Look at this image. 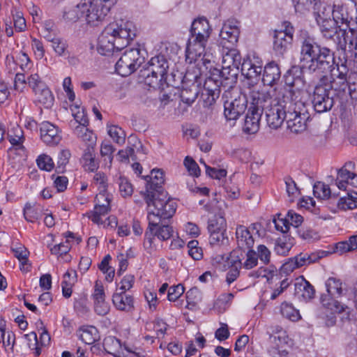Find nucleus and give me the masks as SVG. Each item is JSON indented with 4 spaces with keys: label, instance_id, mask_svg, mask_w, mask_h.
I'll return each instance as SVG.
<instances>
[{
    "label": "nucleus",
    "instance_id": "de8ad7c7",
    "mask_svg": "<svg viewBox=\"0 0 357 357\" xmlns=\"http://www.w3.org/2000/svg\"><path fill=\"white\" fill-rule=\"evenodd\" d=\"M104 349L109 354H114L119 352L121 347V342L114 336L106 337L103 340Z\"/></svg>",
    "mask_w": 357,
    "mask_h": 357
},
{
    "label": "nucleus",
    "instance_id": "69168bd1",
    "mask_svg": "<svg viewBox=\"0 0 357 357\" xmlns=\"http://www.w3.org/2000/svg\"><path fill=\"white\" fill-rule=\"evenodd\" d=\"M292 288L294 290H314L312 285L303 276L298 277L292 281Z\"/></svg>",
    "mask_w": 357,
    "mask_h": 357
},
{
    "label": "nucleus",
    "instance_id": "8fccbe9b",
    "mask_svg": "<svg viewBox=\"0 0 357 357\" xmlns=\"http://www.w3.org/2000/svg\"><path fill=\"white\" fill-rule=\"evenodd\" d=\"M208 232L226 231V222L222 216H215L211 218L208 222Z\"/></svg>",
    "mask_w": 357,
    "mask_h": 357
},
{
    "label": "nucleus",
    "instance_id": "ddd939ff",
    "mask_svg": "<svg viewBox=\"0 0 357 357\" xmlns=\"http://www.w3.org/2000/svg\"><path fill=\"white\" fill-rule=\"evenodd\" d=\"M326 76H322L319 83L315 86L312 103L317 113H324L330 111L334 105L333 91L325 86Z\"/></svg>",
    "mask_w": 357,
    "mask_h": 357
},
{
    "label": "nucleus",
    "instance_id": "dca6fc26",
    "mask_svg": "<svg viewBox=\"0 0 357 357\" xmlns=\"http://www.w3.org/2000/svg\"><path fill=\"white\" fill-rule=\"evenodd\" d=\"M335 53L328 47H321L307 69L312 73H324L329 70L335 64L336 60Z\"/></svg>",
    "mask_w": 357,
    "mask_h": 357
},
{
    "label": "nucleus",
    "instance_id": "1a4fd4ad",
    "mask_svg": "<svg viewBox=\"0 0 357 357\" xmlns=\"http://www.w3.org/2000/svg\"><path fill=\"white\" fill-rule=\"evenodd\" d=\"M241 56L237 50L223 52L222 69L214 68L213 75H217L222 83L231 87L237 82Z\"/></svg>",
    "mask_w": 357,
    "mask_h": 357
},
{
    "label": "nucleus",
    "instance_id": "680f3d73",
    "mask_svg": "<svg viewBox=\"0 0 357 357\" xmlns=\"http://www.w3.org/2000/svg\"><path fill=\"white\" fill-rule=\"evenodd\" d=\"M70 152L69 150H61L58 155V160L56 162V169L59 172H63L66 165L68 163L70 158Z\"/></svg>",
    "mask_w": 357,
    "mask_h": 357
},
{
    "label": "nucleus",
    "instance_id": "0eeeda50",
    "mask_svg": "<svg viewBox=\"0 0 357 357\" xmlns=\"http://www.w3.org/2000/svg\"><path fill=\"white\" fill-rule=\"evenodd\" d=\"M169 63L164 55L152 57L139 71V79L152 88L160 87L166 82Z\"/></svg>",
    "mask_w": 357,
    "mask_h": 357
},
{
    "label": "nucleus",
    "instance_id": "f03ea898",
    "mask_svg": "<svg viewBox=\"0 0 357 357\" xmlns=\"http://www.w3.org/2000/svg\"><path fill=\"white\" fill-rule=\"evenodd\" d=\"M135 37V29L132 22L110 23L98 37L97 51L104 56L112 55L114 50L120 51L127 47Z\"/></svg>",
    "mask_w": 357,
    "mask_h": 357
},
{
    "label": "nucleus",
    "instance_id": "aec40b11",
    "mask_svg": "<svg viewBox=\"0 0 357 357\" xmlns=\"http://www.w3.org/2000/svg\"><path fill=\"white\" fill-rule=\"evenodd\" d=\"M354 166V163L349 161L338 171L335 183L340 190H348L349 185L357 188V175L351 172Z\"/></svg>",
    "mask_w": 357,
    "mask_h": 357
},
{
    "label": "nucleus",
    "instance_id": "a878e982",
    "mask_svg": "<svg viewBox=\"0 0 357 357\" xmlns=\"http://www.w3.org/2000/svg\"><path fill=\"white\" fill-rule=\"evenodd\" d=\"M280 77L281 71L275 62L271 61L264 66L261 79L264 85L271 86L276 84Z\"/></svg>",
    "mask_w": 357,
    "mask_h": 357
},
{
    "label": "nucleus",
    "instance_id": "09e8293b",
    "mask_svg": "<svg viewBox=\"0 0 357 357\" xmlns=\"http://www.w3.org/2000/svg\"><path fill=\"white\" fill-rule=\"evenodd\" d=\"M294 257L296 261V265H297L298 268L303 266L315 262L318 259L321 258V256H317L314 253L308 255L307 253L301 252Z\"/></svg>",
    "mask_w": 357,
    "mask_h": 357
},
{
    "label": "nucleus",
    "instance_id": "58836bf2",
    "mask_svg": "<svg viewBox=\"0 0 357 357\" xmlns=\"http://www.w3.org/2000/svg\"><path fill=\"white\" fill-rule=\"evenodd\" d=\"M38 100L45 107H51L54 100V96L49 88L45 84L41 85L40 88L34 91Z\"/></svg>",
    "mask_w": 357,
    "mask_h": 357
},
{
    "label": "nucleus",
    "instance_id": "a211bd4d",
    "mask_svg": "<svg viewBox=\"0 0 357 357\" xmlns=\"http://www.w3.org/2000/svg\"><path fill=\"white\" fill-rule=\"evenodd\" d=\"M321 46L310 36L304 38L301 42L300 63L302 68L310 66Z\"/></svg>",
    "mask_w": 357,
    "mask_h": 357
},
{
    "label": "nucleus",
    "instance_id": "7c9ffc66",
    "mask_svg": "<svg viewBox=\"0 0 357 357\" xmlns=\"http://www.w3.org/2000/svg\"><path fill=\"white\" fill-rule=\"evenodd\" d=\"M73 133L85 144L86 148L92 149L96 146V136L92 130L88 128V126H75Z\"/></svg>",
    "mask_w": 357,
    "mask_h": 357
},
{
    "label": "nucleus",
    "instance_id": "39448f33",
    "mask_svg": "<svg viewBox=\"0 0 357 357\" xmlns=\"http://www.w3.org/2000/svg\"><path fill=\"white\" fill-rule=\"evenodd\" d=\"M320 26V31L324 38L333 41L337 48L345 49L348 45V50L357 59V32L351 29L349 31L346 29L337 28L334 21L331 18L326 19L324 16L316 18Z\"/></svg>",
    "mask_w": 357,
    "mask_h": 357
},
{
    "label": "nucleus",
    "instance_id": "bf43d9fd",
    "mask_svg": "<svg viewBox=\"0 0 357 357\" xmlns=\"http://www.w3.org/2000/svg\"><path fill=\"white\" fill-rule=\"evenodd\" d=\"M246 259L242 262V267L246 270L255 267L258 263V257L257 252L252 248L247 249Z\"/></svg>",
    "mask_w": 357,
    "mask_h": 357
},
{
    "label": "nucleus",
    "instance_id": "6e6552de",
    "mask_svg": "<svg viewBox=\"0 0 357 357\" xmlns=\"http://www.w3.org/2000/svg\"><path fill=\"white\" fill-rule=\"evenodd\" d=\"M165 195L144 194V199L147 204V219L169 220L174 215L177 204L172 199H167Z\"/></svg>",
    "mask_w": 357,
    "mask_h": 357
},
{
    "label": "nucleus",
    "instance_id": "412c9836",
    "mask_svg": "<svg viewBox=\"0 0 357 357\" xmlns=\"http://www.w3.org/2000/svg\"><path fill=\"white\" fill-rule=\"evenodd\" d=\"M356 75L355 72H351L349 75V79H329L326 76L324 80L325 86L332 91H334L336 95L340 97L342 102L347 100V89L350 82H353L354 77Z\"/></svg>",
    "mask_w": 357,
    "mask_h": 357
},
{
    "label": "nucleus",
    "instance_id": "13d9d810",
    "mask_svg": "<svg viewBox=\"0 0 357 357\" xmlns=\"http://www.w3.org/2000/svg\"><path fill=\"white\" fill-rule=\"evenodd\" d=\"M225 232L226 231L210 232V244L213 246L227 244L229 240L227 236H225Z\"/></svg>",
    "mask_w": 357,
    "mask_h": 357
},
{
    "label": "nucleus",
    "instance_id": "e2e57ef3",
    "mask_svg": "<svg viewBox=\"0 0 357 357\" xmlns=\"http://www.w3.org/2000/svg\"><path fill=\"white\" fill-rule=\"evenodd\" d=\"M184 165L191 176L198 177L200 175V169L197 163L192 158L189 156L185 157Z\"/></svg>",
    "mask_w": 357,
    "mask_h": 357
},
{
    "label": "nucleus",
    "instance_id": "e433bc0d",
    "mask_svg": "<svg viewBox=\"0 0 357 357\" xmlns=\"http://www.w3.org/2000/svg\"><path fill=\"white\" fill-rule=\"evenodd\" d=\"M95 312L100 316L106 315L109 311V305L105 302V291H98L93 294Z\"/></svg>",
    "mask_w": 357,
    "mask_h": 357
},
{
    "label": "nucleus",
    "instance_id": "4be33fe9",
    "mask_svg": "<svg viewBox=\"0 0 357 357\" xmlns=\"http://www.w3.org/2000/svg\"><path fill=\"white\" fill-rule=\"evenodd\" d=\"M241 71L242 75L248 79L247 84L251 89L258 83L261 74L262 68L256 65L250 59H244L241 63Z\"/></svg>",
    "mask_w": 357,
    "mask_h": 357
},
{
    "label": "nucleus",
    "instance_id": "37998d69",
    "mask_svg": "<svg viewBox=\"0 0 357 357\" xmlns=\"http://www.w3.org/2000/svg\"><path fill=\"white\" fill-rule=\"evenodd\" d=\"M347 191V197H341L337 202L338 208L344 211L357 208V192Z\"/></svg>",
    "mask_w": 357,
    "mask_h": 357
},
{
    "label": "nucleus",
    "instance_id": "6ab92c4d",
    "mask_svg": "<svg viewBox=\"0 0 357 357\" xmlns=\"http://www.w3.org/2000/svg\"><path fill=\"white\" fill-rule=\"evenodd\" d=\"M110 195L98 194L96 197L97 202L94 209L88 212L86 215L94 223L100 225L102 223V218L110 211Z\"/></svg>",
    "mask_w": 357,
    "mask_h": 357
},
{
    "label": "nucleus",
    "instance_id": "7ed1b4c3",
    "mask_svg": "<svg viewBox=\"0 0 357 357\" xmlns=\"http://www.w3.org/2000/svg\"><path fill=\"white\" fill-rule=\"evenodd\" d=\"M288 96L273 98L271 93L264 90L254 91V101L263 108L267 125L272 129L279 128L287 119Z\"/></svg>",
    "mask_w": 357,
    "mask_h": 357
},
{
    "label": "nucleus",
    "instance_id": "ea45409f",
    "mask_svg": "<svg viewBox=\"0 0 357 357\" xmlns=\"http://www.w3.org/2000/svg\"><path fill=\"white\" fill-rule=\"evenodd\" d=\"M24 217L26 221L35 222L42 216V209L39 205L26 203L23 209Z\"/></svg>",
    "mask_w": 357,
    "mask_h": 357
},
{
    "label": "nucleus",
    "instance_id": "603ef678",
    "mask_svg": "<svg viewBox=\"0 0 357 357\" xmlns=\"http://www.w3.org/2000/svg\"><path fill=\"white\" fill-rule=\"evenodd\" d=\"M106 175L103 172H97L93 179V184L99 190L98 194L109 195L107 192V182Z\"/></svg>",
    "mask_w": 357,
    "mask_h": 357
},
{
    "label": "nucleus",
    "instance_id": "3c124183",
    "mask_svg": "<svg viewBox=\"0 0 357 357\" xmlns=\"http://www.w3.org/2000/svg\"><path fill=\"white\" fill-rule=\"evenodd\" d=\"M77 273L74 270L67 271L63 276L61 282V290H72V288L77 282Z\"/></svg>",
    "mask_w": 357,
    "mask_h": 357
},
{
    "label": "nucleus",
    "instance_id": "f704fd0d",
    "mask_svg": "<svg viewBox=\"0 0 357 357\" xmlns=\"http://www.w3.org/2000/svg\"><path fill=\"white\" fill-rule=\"evenodd\" d=\"M295 12L304 15L311 9H317L319 0H291Z\"/></svg>",
    "mask_w": 357,
    "mask_h": 357
},
{
    "label": "nucleus",
    "instance_id": "423d86ee",
    "mask_svg": "<svg viewBox=\"0 0 357 357\" xmlns=\"http://www.w3.org/2000/svg\"><path fill=\"white\" fill-rule=\"evenodd\" d=\"M211 32L212 29L206 17H199L192 22L185 51L187 61L190 63L196 62L204 55Z\"/></svg>",
    "mask_w": 357,
    "mask_h": 357
},
{
    "label": "nucleus",
    "instance_id": "a19ab883",
    "mask_svg": "<svg viewBox=\"0 0 357 357\" xmlns=\"http://www.w3.org/2000/svg\"><path fill=\"white\" fill-rule=\"evenodd\" d=\"M331 71V79H349V68L347 66V60L344 61H341V63L336 61L335 64L330 70Z\"/></svg>",
    "mask_w": 357,
    "mask_h": 357
},
{
    "label": "nucleus",
    "instance_id": "20e7f679",
    "mask_svg": "<svg viewBox=\"0 0 357 357\" xmlns=\"http://www.w3.org/2000/svg\"><path fill=\"white\" fill-rule=\"evenodd\" d=\"M113 3V0H80L75 7L65 11L63 18L68 22H76L84 17L88 24L98 26Z\"/></svg>",
    "mask_w": 357,
    "mask_h": 357
},
{
    "label": "nucleus",
    "instance_id": "4c0bfd02",
    "mask_svg": "<svg viewBox=\"0 0 357 357\" xmlns=\"http://www.w3.org/2000/svg\"><path fill=\"white\" fill-rule=\"evenodd\" d=\"M228 264L229 266L227 273L226 281L228 284H231L239 276L243 264L241 259L237 257L236 259H229Z\"/></svg>",
    "mask_w": 357,
    "mask_h": 357
},
{
    "label": "nucleus",
    "instance_id": "72a5a7b5",
    "mask_svg": "<svg viewBox=\"0 0 357 357\" xmlns=\"http://www.w3.org/2000/svg\"><path fill=\"white\" fill-rule=\"evenodd\" d=\"M79 332L80 340L86 344H92L100 338L98 329L93 326H83Z\"/></svg>",
    "mask_w": 357,
    "mask_h": 357
},
{
    "label": "nucleus",
    "instance_id": "f8f14e48",
    "mask_svg": "<svg viewBox=\"0 0 357 357\" xmlns=\"http://www.w3.org/2000/svg\"><path fill=\"white\" fill-rule=\"evenodd\" d=\"M144 55L139 48L127 49L116 63V71L123 77L130 75L144 62Z\"/></svg>",
    "mask_w": 357,
    "mask_h": 357
},
{
    "label": "nucleus",
    "instance_id": "a18cd8bd",
    "mask_svg": "<svg viewBox=\"0 0 357 357\" xmlns=\"http://www.w3.org/2000/svg\"><path fill=\"white\" fill-rule=\"evenodd\" d=\"M303 221V217L292 210L289 211L285 218H281V220H280V222H282V225H284L286 230L289 229V225H292L297 228L301 225Z\"/></svg>",
    "mask_w": 357,
    "mask_h": 357
},
{
    "label": "nucleus",
    "instance_id": "0e129e2a",
    "mask_svg": "<svg viewBox=\"0 0 357 357\" xmlns=\"http://www.w3.org/2000/svg\"><path fill=\"white\" fill-rule=\"evenodd\" d=\"M119 191L124 197L131 196L133 192L131 183L124 177L119 179Z\"/></svg>",
    "mask_w": 357,
    "mask_h": 357
},
{
    "label": "nucleus",
    "instance_id": "79ce46f5",
    "mask_svg": "<svg viewBox=\"0 0 357 357\" xmlns=\"http://www.w3.org/2000/svg\"><path fill=\"white\" fill-rule=\"evenodd\" d=\"M14 256L20 261L21 264V269L23 271H29L30 265L28 264V256L29 252L22 245H19L15 248H12Z\"/></svg>",
    "mask_w": 357,
    "mask_h": 357
},
{
    "label": "nucleus",
    "instance_id": "bb28decb",
    "mask_svg": "<svg viewBox=\"0 0 357 357\" xmlns=\"http://www.w3.org/2000/svg\"><path fill=\"white\" fill-rule=\"evenodd\" d=\"M236 238L238 248L241 250L252 248L255 240L250 229L243 225H238L236 229Z\"/></svg>",
    "mask_w": 357,
    "mask_h": 357
},
{
    "label": "nucleus",
    "instance_id": "49530a36",
    "mask_svg": "<svg viewBox=\"0 0 357 357\" xmlns=\"http://www.w3.org/2000/svg\"><path fill=\"white\" fill-rule=\"evenodd\" d=\"M280 311L284 317L292 321H296L301 319L298 310L295 309L291 304L288 303L284 302L282 303Z\"/></svg>",
    "mask_w": 357,
    "mask_h": 357
},
{
    "label": "nucleus",
    "instance_id": "9b49d317",
    "mask_svg": "<svg viewBox=\"0 0 357 357\" xmlns=\"http://www.w3.org/2000/svg\"><path fill=\"white\" fill-rule=\"evenodd\" d=\"M224 101V115L227 121H235L243 114L248 107V98L245 93H239L234 97L226 91L222 97Z\"/></svg>",
    "mask_w": 357,
    "mask_h": 357
},
{
    "label": "nucleus",
    "instance_id": "c9c22d12",
    "mask_svg": "<svg viewBox=\"0 0 357 357\" xmlns=\"http://www.w3.org/2000/svg\"><path fill=\"white\" fill-rule=\"evenodd\" d=\"M294 243V238L287 234H284L277 240L275 250L280 255H286Z\"/></svg>",
    "mask_w": 357,
    "mask_h": 357
},
{
    "label": "nucleus",
    "instance_id": "4468645a",
    "mask_svg": "<svg viewBox=\"0 0 357 357\" xmlns=\"http://www.w3.org/2000/svg\"><path fill=\"white\" fill-rule=\"evenodd\" d=\"M271 330L272 333L269 336L268 347L269 355L271 357H287L288 335L286 331L280 326H273Z\"/></svg>",
    "mask_w": 357,
    "mask_h": 357
},
{
    "label": "nucleus",
    "instance_id": "b1692460",
    "mask_svg": "<svg viewBox=\"0 0 357 357\" xmlns=\"http://www.w3.org/2000/svg\"><path fill=\"white\" fill-rule=\"evenodd\" d=\"M165 182L164 173L161 169H153L151 172V181L146 183V192L144 194L165 195L162 187Z\"/></svg>",
    "mask_w": 357,
    "mask_h": 357
},
{
    "label": "nucleus",
    "instance_id": "c756f323",
    "mask_svg": "<svg viewBox=\"0 0 357 357\" xmlns=\"http://www.w3.org/2000/svg\"><path fill=\"white\" fill-rule=\"evenodd\" d=\"M320 301L325 308L330 310L333 312L341 314L347 308V305L341 304L333 298L331 291H326L321 294Z\"/></svg>",
    "mask_w": 357,
    "mask_h": 357
},
{
    "label": "nucleus",
    "instance_id": "c03bdc74",
    "mask_svg": "<svg viewBox=\"0 0 357 357\" xmlns=\"http://www.w3.org/2000/svg\"><path fill=\"white\" fill-rule=\"evenodd\" d=\"M314 195L320 199H328L331 197H335V194H331V190L328 185L322 182H317L313 186Z\"/></svg>",
    "mask_w": 357,
    "mask_h": 357
},
{
    "label": "nucleus",
    "instance_id": "2f4dec72",
    "mask_svg": "<svg viewBox=\"0 0 357 357\" xmlns=\"http://www.w3.org/2000/svg\"><path fill=\"white\" fill-rule=\"evenodd\" d=\"M112 302L119 310L130 311L134 307L133 298L132 296L127 294L126 291L114 294Z\"/></svg>",
    "mask_w": 357,
    "mask_h": 357
},
{
    "label": "nucleus",
    "instance_id": "4d7b16f0",
    "mask_svg": "<svg viewBox=\"0 0 357 357\" xmlns=\"http://www.w3.org/2000/svg\"><path fill=\"white\" fill-rule=\"evenodd\" d=\"M198 94V90L195 87L193 89H184L181 91V98L184 103L191 105L197 99Z\"/></svg>",
    "mask_w": 357,
    "mask_h": 357
},
{
    "label": "nucleus",
    "instance_id": "f257e3e1",
    "mask_svg": "<svg viewBox=\"0 0 357 357\" xmlns=\"http://www.w3.org/2000/svg\"><path fill=\"white\" fill-rule=\"evenodd\" d=\"M285 84L289 86L287 128L291 132L299 133L307 127V121L310 119L307 105L303 100L305 82L301 70H291L285 75Z\"/></svg>",
    "mask_w": 357,
    "mask_h": 357
},
{
    "label": "nucleus",
    "instance_id": "f3484780",
    "mask_svg": "<svg viewBox=\"0 0 357 357\" xmlns=\"http://www.w3.org/2000/svg\"><path fill=\"white\" fill-rule=\"evenodd\" d=\"M254 91L253 89L250 92L251 98V106L248 109V114L245 116L243 130L248 134H255L259 130L260 120L263 114V108L259 105L255 104L254 101Z\"/></svg>",
    "mask_w": 357,
    "mask_h": 357
},
{
    "label": "nucleus",
    "instance_id": "9d476101",
    "mask_svg": "<svg viewBox=\"0 0 357 357\" xmlns=\"http://www.w3.org/2000/svg\"><path fill=\"white\" fill-rule=\"evenodd\" d=\"M149 225L144 233V246L146 249H151L154 244V240L157 238L161 241L171 238L174 234L173 227L167 222V220L148 219Z\"/></svg>",
    "mask_w": 357,
    "mask_h": 357
},
{
    "label": "nucleus",
    "instance_id": "c85d7f7f",
    "mask_svg": "<svg viewBox=\"0 0 357 357\" xmlns=\"http://www.w3.org/2000/svg\"><path fill=\"white\" fill-rule=\"evenodd\" d=\"M333 21L336 24H345L349 27L352 17L348 10V8L343 4H334L332 10Z\"/></svg>",
    "mask_w": 357,
    "mask_h": 357
},
{
    "label": "nucleus",
    "instance_id": "393cba45",
    "mask_svg": "<svg viewBox=\"0 0 357 357\" xmlns=\"http://www.w3.org/2000/svg\"><path fill=\"white\" fill-rule=\"evenodd\" d=\"M222 84V81H221L217 75H213L212 70L211 76L206 79L204 84V88L206 91L208 98H211L209 100L210 104L215 102V100L219 98L221 91L220 86Z\"/></svg>",
    "mask_w": 357,
    "mask_h": 357
},
{
    "label": "nucleus",
    "instance_id": "5fc2aeb1",
    "mask_svg": "<svg viewBox=\"0 0 357 357\" xmlns=\"http://www.w3.org/2000/svg\"><path fill=\"white\" fill-rule=\"evenodd\" d=\"M78 111L76 113H73L74 120L70 121V126L74 129L75 126H89V119L84 113L83 109H79L77 107Z\"/></svg>",
    "mask_w": 357,
    "mask_h": 357
},
{
    "label": "nucleus",
    "instance_id": "2eb2a0df",
    "mask_svg": "<svg viewBox=\"0 0 357 357\" xmlns=\"http://www.w3.org/2000/svg\"><path fill=\"white\" fill-rule=\"evenodd\" d=\"M240 34V22L235 19H229L224 22L220 33V45L229 52L236 50Z\"/></svg>",
    "mask_w": 357,
    "mask_h": 357
},
{
    "label": "nucleus",
    "instance_id": "338daca9",
    "mask_svg": "<svg viewBox=\"0 0 357 357\" xmlns=\"http://www.w3.org/2000/svg\"><path fill=\"white\" fill-rule=\"evenodd\" d=\"M50 41L52 42V48L59 56H62L65 54L67 45L64 40L58 38L50 39Z\"/></svg>",
    "mask_w": 357,
    "mask_h": 357
},
{
    "label": "nucleus",
    "instance_id": "5701e85b",
    "mask_svg": "<svg viewBox=\"0 0 357 357\" xmlns=\"http://www.w3.org/2000/svg\"><path fill=\"white\" fill-rule=\"evenodd\" d=\"M40 132L41 139L47 145L58 144L61 139L59 128L49 121L40 124Z\"/></svg>",
    "mask_w": 357,
    "mask_h": 357
},
{
    "label": "nucleus",
    "instance_id": "052dcab7",
    "mask_svg": "<svg viewBox=\"0 0 357 357\" xmlns=\"http://www.w3.org/2000/svg\"><path fill=\"white\" fill-rule=\"evenodd\" d=\"M234 295L231 293L221 294L215 303V307L220 312L225 311L228 303L233 298Z\"/></svg>",
    "mask_w": 357,
    "mask_h": 357
},
{
    "label": "nucleus",
    "instance_id": "473e14b6",
    "mask_svg": "<svg viewBox=\"0 0 357 357\" xmlns=\"http://www.w3.org/2000/svg\"><path fill=\"white\" fill-rule=\"evenodd\" d=\"M83 165L86 170L94 172L99 167V162L96 159L95 147L86 148L82 155Z\"/></svg>",
    "mask_w": 357,
    "mask_h": 357
},
{
    "label": "nucleus",
    "instance_id": "6e6d98bb",
    "mask_svg": "<svg viewBox=\"0 0 357 357\" xmlns=\"http://www.w3.org/2000/svg\"><path fill=\"white\" fill-rule=\"evenodd\" d=\"M38 167L47 172H50L54 167V162L52 158L47 154L40 155L36 160Z\"/></svg>",
    "mask_w": 357,
    "mask_h": 357
},
{
    "label": "nucleus",
    "instance_id": "774afa93",
    "mask_svg": "<svg viewBox=\"0 0 357 357\" xmlns=\"http://www.w3.org/2000/svg\"><path fill=\"white\" fill-rule=\"evenodd\" d=\"M349 96L353 103L357 105V73L354 77L353 82H350L347 89V97Z\"/></svg>",
    "mask_w": 357,
    "mask_h": 357
},
{
    "label": "nucleus",
    "instance_id": "cd10ccee",
    "mask_svg": "<svg viewBox=\"0 0 357 357\" xmlns=\"http://www.w3.org/2000/svg\"><path fill=\"white\" fill-rule=\"evenodd\" d=\"M291 36L282 31H275L273 36V50L276 54L282 55L292 43Z\"/></svg>",
    "mask_w": 357,
    "mask_h": 357
},
{
    "label": "nucleus",
    "instance_id": "864d4df0",
    "mask_svg": "<svg viewBox=\"0 0 357 357\" xmlns=\"http://www.w3.org/2000/svg\"><path fill=\"white\" fill-rule=\"evenodd\" d=\"M108 135L117 144H123L125 142L126 134L121 128L117 126H108Z\"/></svg>",
    "mask_w": 357,
    "mask_h": 357
}]
</instances>
